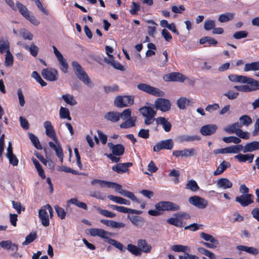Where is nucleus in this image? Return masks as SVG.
<instances>
[{
    "instance_id": "obj_1",
    "label": "nucleus",
    "mask_w": 259,
    "mask_h": 259,
    "mask_svg": "<svg viewBox=\"0 0 259 259\" xmlns=\"http://www.w3.org/2000/svg\"><path fill=\"white\" fill-rule=\"evenodd\" d=\"M71 65L77 77L88 87L93 88V82L81 66L76 61L72 62Z\"/></svg>"
},
{
    "instance_id": "obj_2",
    "label": "nucleus",
    "mask_w": 259,
    "mask_h": 259,
    "mask_svg": "<svg viewBox=\"0 0 259 259\" xmlns=\"http://www.w3.org/2000/svg\"><path fill=\"white\" fill-rule=\"evenodd\" d=\"M53 208L49 204L43 206L38 212V217L41 224L45 227H48L50 225L49 214L50 218L53 217Z\"/></svg>"
},
{
    "instance_id": "obj_3",
    "label": "nucleus",
    "mask_w": 259,
    "mask_h": 259,
    "mask_svg": "<svg viewBox=\"0 0 259 259\" xmlns=\"http://www.w3.org/2000/svg\"><path fill=\"white\" fill-rule=\"evenodd\" d=\"M140 113L145 117L144 123L146 125L152 124L155 120L154 117L156 114V111L150 106H144L139 109Z\"/></svg>"
},
{
    "instance_id": "obj_4",
    "label": "nucleus",
    "mask_w": 259,
    "mask_h": 259,
    "mask_svg": "<svg viewBox=\"0 0 259 259\" xmlns=\"http://www.w3.org/2000/svg\"><path fill=\"white\" fill-rule=\"evenodd\" d=\"M175 217L170 218L167 220V222L170 225L177 227H183V219L187 220L190 218V215L184 212H179L173 215Z\"/></svg>"
},
{
    "instance_id": "obj_5",
    "label": "nucleus",
    "mask_w": 259,
    "mask_h": 259,
    "mask_svg": "<svg viewBox=\"0 0 259 259\" xmlns=\"http://www.w3.org/2000/svg\"><path fill=\"white\" fill-rule=\"evenodd\" d=\"M137 88L140 91L155 97H163L164 93L158 88L153 87L149 84L141 83L137 85Z\"/></svg>"
},
{
    "instance_id": "obj_6",
    "label": "nucleus",
    "mask_w": 259,
    "mask_h": 259,
    "mask_svg": "<svg viewBox=\"0 0 259 259\" xmlns=\"http://www.w3.org/2000/svg\"><path fill=\"white\" fill-rule=\"evenodd\" d=\"M134 98L132 96H118L114 100V105L118 108L130 106L134 104Z\"/></svg>"
},
{
    "instance_id": "obj_7",
    "label": "nucleus",
    "mask_w": 259,
    "mask_h": 259,
    "mask_svg": "<svg viewBox=\"0 0 259 259\" xmlns=\"http://www.w3.org/2000/svg\"><path fill=\"white\" fill-rule=\"evenodd\" d=\"M156 209L161 211H177L180 209L179 205L170 201H160L155 205Z\"/></svg>"
},
{
    "instance_id": "obj_8",
    "label": "nucleus",
    "mask_w": 259,
    "mask_h": 259,
    "mask_svg": "<svg viewBox=\"0 0 259 259\" xmlns=\"http://www.w3.org/2000/svg\"><path fill=\"white\" fill-rule=\"evenodd\" d=\"M110 184L109 185V188H114L115 191H117L121 195L126 197L133 201L139 202L133 193L122 189V186L120 185L111 182H110Z\"/></svg>"
},
{
    "instance_id": "obj_9",
    "label": "nucleus",
    "mask_w": 259,
    "mask_h": 259,
    "mask_svg": "<svg viewBox=\"0 0 259 259\" xmlns=\"http://www.w3.org/2000/svg\"><path fill=\"white\" fill-rule=\"evenodd\" d=\"M42 76L47 80L54 81L58 78V71L52 68L43 69L41 71Z\"/></svg>"
},
{
    "instance_id": "obj_10",
    "label": "nucleus",
    "mask_w": 259,
    "mask_h": 259,
    "mask_svg": "<svg viewBox=\"0 0 259 259\" xmlns=\"http://www.w3.org/2000/svg\"><path fill=\"white\" fill-rule=\"evenodd\" d=\"M154 107L157 110H160L162 112H166L170 110L171 103L167 99L158 98L154 102Z\"/></svg>"
},
{
    "instance_id": "obj_11",
    "label": "nucleus",
    "mask_w": 259,
    "mask_h": 259,
    "mask_svg": "<svg viewBox=\"0 0 259 259\" xmlns=\"http://www.w3.org/2000/svg\"><path fill=\"white\" fill-rule=\"evenodd\" d=\"M189 202L195 207L204 209L208 205V201L205 199L198 196H191L189 198Z\"/></svg>"
},
{
    "instance_id": "obj_12",
    "label": "nucleus",
    "mask_w": 259,
    "mask_h": 259,
    "mask_svg": "<svg viewBox=\"0 0 259 259\" xmlns=\"http://www.w3.org/2000/svg\"><path fill=\"white\" fill-rule=\"evenodd\" d=\"M197 154V150L194 148L184 149L181 150H175L172 152V155L176 157L195 156Z\"/></svg>"
},
{
    "instance_id": "obj_13",
    "label": "nucleus",
    "mask_w": 259,
    "mask_h": 259,
    "mask_svg": "<svg viewBox=\"0 0 259 259\" xmlns=\"http://www.w3.org/2000/svg\"><path fill=\"white\" fill-rule=\"evenodd\" d=\"M254 196L251 194H246L237 196L235 201L239 203L241 206H247L253 203Z\"/></svg>"
},
{
    "instance_id": "obj_14",
    "label": "nucleus",
    "mask_w": 259,
    "mask_h": 259,
    "mask_svg": "<svg viewBox=\"0 0 259 259\" xmlns=\"http://www.w3.org/2000/svg\"><path fill=\"white\" fill-rule=\"evenodd\" d=\"M174 147V143L172 139H167L162 140L157 143L153 148V150L155 152H158L162 149L170 150Z\"/></svg>"
},
{
    "instance_id": "obj_15",
    "label": "nucleus",
    "mask_w": 259,
    "mask_h": 259,
    "mask_svg": "<svg viewBox=\"0 0 259 259\" xmlns=\"http://www.w3.org/2000/svg\"><path fill=\"white\" fill-rule=\"evenodd\" d=\"M90 234L92 236H98L104 239L106 242H107L108 239H109V236L111 233L105 231L102 229L92 228L89 230Z\"/></svg>"
},
{
    "instance_id": "obj_16",
    "label": "nucleus",
    "mask_w": 259,
    "mask_h": 259,
    "mask_svg": "<svg viewBox=\"0 0 259 259\" xmlns=\"http://www.w3.org/2000/svg\"><path fill=\"white\" fill-rule=\"evenodd\" d=\"M54 53L56 56L58 61L59 64L61 65V70L64 73H66L67 72V69L68 68V64L66 60L64 58L61 53L57 50V49L53 46V47Z\"/></svg>"
},
{
    "instance_id": "obj_17",
    "label": "nucleus",
    "mask_w": 259,
    "mask_h": 259,
    "mask_svg": "<svg viewBox=\"0 0 259 259\" xmlns=\"http://www.w3.org/2000/svg\"><path fill=\"white\" fill-rule=\"evenodd\" d=\"M218 129V126L214 124H209L202 126L200 133L203 136H210L214 134Z\"/></svg>"
},
{
    "instance_id": "obj_18",
    "label": "nucleus",
    "mask_w": 259,
    "mask_h": 259,
    "mask_svg": "<svg viewBox=\"0 0 259 259\" xmlns=\"http://www.w3.org/2000/svg\"><path fill=\"white\" fill-rule=\"evenodd\" d=\"M131 162L119 163L112 167V169L118 174L126 172L128 170V168L132 166Z\"/></svg>"
},
{
    "instance_id": "obj_19",
    "label": "nucleus",
    "mask_w": 259,
    "mask_h": 259,
    "mask_svg": "<svg viewBox=\"0 0 259 259\" xmlns=\"http://www.w3.org/2000/svg\"><path fill=\"white\" fill-rule=\"evenodd\" d=\"M44 125L46 130V135L57 143V139L56 135L51 121H46L44 123Z\"/></svg>"
},
{
    "instance_id": "obj_20",
    "label": "nucleus",
    "mask_w": 259,
    "mask_h": 259,
    "mask_svg": "<svg viewBox=\"0 0 259 259\" xmlns=\"http://www.w3.org/2000/svg\"><path fill=\"white\" fill-rule=\"evenodd\" d=\"M108 148L112 150V153L116 156L122 155L124 151V148L121 144L113 145L112 143L107 144Z\"/></svg>"
},
{
    "instance_id": "obj_21",
    "label": "nucleus",
    "mask_w": 259,
    "mask_h": 259,
    "mask_svg": "<svg viewBox=\"0 0 259 259\" xmlns=\"http://www.w3.org/2000/svg\"><path fill=\"white\" fill-rule=\"evenodd\" d=\"M138 246H139L140 252L150 253L152 249L151 245L148 244L145 239H139L137 242Z\"/></svg>"
},
{
    "instance_id": "obj_22",
    "label": "nucleus",
    "mask_w": 259,
    "mask_h": 259,
    "mask_svg": "<svg viewBox=\"0 0 259 259\" xmlns=\"http://www.w3.org/2000/svg\"><path fill=\"white\" fill-rule=\"evenodd\" d=\"M235 85L233 88L237 90L238 91L241 92H250L259 90V84H257V86L254 85Z\"/></svg>"
},
{
    "instance_id": "obj_23",
    "label": "nucleus",
    "mask_w": 259,
    "mask_h": 259,
    "mask_svg": "<svg viewBox=\"0 0 259 259\" xmlns=\"http://www.w3.org/2000/svg\"><path fill=\"white\" fill-rule=\"evenodd\" d=\"M259 150V140L247 143L243 146V153L252 152Z\"/></svg>"
},
{
    "instance_id": "obj_24",
    "label": "nucleus",
    "mask_w": 259,
    "mask_h": 259,
    "mask_svg": "<svg viewBox=\"0 0 259 259\" xmlns=\"http://www.w3.org/2000/svg\"><path fill=\"white\" fill-rule=\"evenodd\" d=\"M157 124L161 125L166 132H169L171 128V123L164 117H159L155 119Z\"/></svg>"
},
{
    "instance_id": "obj_25",
    "label": "nucleus",
    "mask_w": 259,
    "mask_h": 259,
    "mask_svg": "<svg viewBox=\"0 0 259 259\" xmlns=\"http://www.w3.org/2000/svg\"><path fill=\"white\" fill-rule=\"evenodd\" d=\"M0 246L5 249L10 250L16 252L18 250V245L12 243L10 240L2 241L0 242Z\"/></svg>"
},
{
    "instance_id": "obj_26",
    "label": "nucleus",
    "mask_w": 259,
    "mask_h": 259,
    "mask_svg": "<svg viewBox=\"0 0 259 259\" xmlns=\"http://www.w3.org/2000/svg\"><path fill=\"white\" fill-rule=\"evenodd\" d=\"M254 155L252 154H243L239 153L238 154L234 156V158L240 162H245L248 161L249 163H251L254 158Z\"/></svg>"
},
{
    "instance_id": "obj_27",
    "label": "nucleus",
    "mask_w": 259,
    "mask_h": 259,
    "mask_svg": "<svg viewBox=\"0 0 259 259\" xmlns=\"http://www.w3.org/2000/svg\"><path fill=\"white\" fill-rule=\"evenodd\" d=\"M237 248L239 251H245L253 255H257L259 254L258 249L254 247L244 245H238L237 246Z\"/></svg>"
},
{
    "instance_id": "obj_28",
    "label": "nucleus",
    "mask_w": 259,
    "mask_h": 259,
    "mask_svg": "<svg viewBox=\"0 0 259 259\" xmlns=\"http://www.w3.org/2000/svg\"><path fill=\"white\" fill-rule=\"evenodd\" d=\"M101 222L106 226L114 229L121 228L125 227V224L123 223L117 222L113 220H101Z\"/></svg>"
},
{
    "instance_id": "obj_29",
    "label": "nucleus",
    "mask_w": 259,
    "mask_h": 259,
    "mask_svg": "<svg viewBox=\"0 0 259 259\" xmlns=\"http://www.w3.org/2000/svg\"><path fill=\"white\" fill-rule=\"evenodd\" d=\"M238 83H247L249 85H254L255 86H257V84H259V81L254 79L252 78L244 76V75H239Z\"/></svg>"
},
{
    "instance_id": "obj_30",
    "label": "nucleus",
    "mask_w": 259,
    "mask_h": 259,
    "mask_svg": "<svg viewBox=\"0 0 259 259\" xmlns=\"http://www.w3.org/2000/svg\"><path fill=\"white\" fill-rule=\"evenodd\" d=\"M232 186V183L227 178H221L217 181V186L219 188L227 189L231 188Z\"/></svg>"
},
{
    "instance_id": "obj_31",
    "label": "nucleus",
    "mask_w": 259,
    "mask_h": 259,
    "mask_svg": "<svg viewBox=\"0 0 259 259\" xmlns=\"http://www.w3.org/2000/svg\"><path fill=\"white\" fill-rule=\"evenodd\" d=\"M200 140V136L197 135H181L178 137V141L180 143L193 142Z\"/></svg>"
},
{
    "instance_id": "obj_32",
    "label": "nucleus",
    "mask_w": 259,
    "mask_h": 259,
    "mask_svg": "<svg viewBox=\"0 0 259 259\" xmlns=\"http://www.w3.org/2000/svg\"><path fill=\"white\" fill-rule=\"evenodd\" d=\"M241 128L239 122H235L232 124H229L224 128V131L228 134H235L238 133V131Z\"/></svg>"
},
{
    "instance_id": "obj_33",
    "label": "nucleus",
    "mask_w": 259,
    "mask_h": 259,
    "mask_svg": "<svg viewBox=\"0 0 259 259\" xmlns=\"http://www.w3.org/2000/svg\"><path fill=\"white\" fill-rule=\"evenodd\" d=\"M104 61L105 63L112 66L116 69L120 71H124L125 70L124 67L121 64L115 60V57L112 59H108L106 57L104 59Z\"/></svg>"
},
{
    "instance_id": "obj_34",
    "label": "nucleus",
    "mask_w": 259,
    "mask_h": 259,
    "mask_svg": "<svg viewBox=\"0 0 259 259\" xmlns=\"http://www.w3.org/2000/svg\"><path fill=\"white\" fill-rule=\"evenodd\" d=\"M231 166V164L225 160H223L218 166L217 169L213 172L214 176H218L222 174L227 168Z\"/></svg>"
},
{
    "instance_id": "obj_35",
    "label": "nucleus",
    "mask_w": 259,
    "mask_h": 259,
    "mask_svg": "<svg viewBox=\"0 0 259 259\" xmlns=\"http://www.w3.org/2000/svg\"><path fill=\"white\" fill-rule=\"evenodd\" d=\"M169 80L172 81H179L183 82L187 79V77L182 73L179 72H172L168 75Z\"/></svg>"
},
{
    "instance_id": "obj_36",
    "label": "nucleus",
    "mask_w": 259,
    "mask_h": 259,
    "mask_svg": "<svg viewBox=\"0 0 259 259\" xmlns=\"http://www.w3.org/2000/svg\"><path fill=\"white\" fill-rule=\"evenodd\" d=\"M62 98L66 104L70 106H73L77 104L74 97L72 95L68 94L63 95Z\"/></svg>"
},
{
    "instance_id": "obj_37",
    "label": "nucleus",
    "mask_w": 259,
    "mask_h": 259,
    "mask_svg": "<svg viewBox=\"0 0 259 259\" xmlns=\"http://www.w3.org/2000/svg\"><path fill=\"white\" fill-rule=\"evenodd\" d=\"M128 218L134 225L138 227H141L144 223V219L140 216H128Z\"/></svg>"
},
{
    "instance_id": "obj_38",
    "label": "nucleus",
    "mask_w": 259,
    "mask_h": 259,
    "mask_svg": "<svg viewBox=\"0 0 259 259\" xmlns=\"http://www.w3.org/2000/svg\"><path fill=\"white\" fill-rule=\"evenodd\" d=\"M108 198L113 201V202H115L117 203H118V204H124V205H130V202L122 198V197H118V196H113V195H108Z\"/></svg>"
},
{
    "instance_id": "obj_39",
    "label": "nucleus",
    "mask_w": 259,
    "mask_h": 259,
    "mask_svg": "<svg viewBox=\"0 0 259 259\" xmlns=\"http://www.w3.org/2000/svg\"><path fill=\"white\" fill-rule=\"evenodd\" d=\"M105 118L111 122H117L120 118L119 113L116 112H109L105 115Z\"/></svg>"
},
{
    "instance_id": "obj_40",
    "label": "nucleus",
    "mask_w": 259,
    "mask_h": 259,
    "mask_svg": "<svg viewBox=\"0 0 259 259\" xmlns=\"http://www.w3.org/2000/svg\"><path fill=\"white\" fill-rule=\"evenodd\" d=\"M92 186H95L97 185H99L100 188H109L110 182L101 180L99 179H94L91 182Z\"/></svg>"
},
{
    "instance_id": "obj_41",
    "label": "nucleus",
    "mask_w": 259,
    "mask_h": 259,
    "mask_svg": "<svg viewBox=\"0 0 259 259\" xmlns=\"http://www.w3.org/2000/svg\"><path fill=\"white\" fill-rule=\"evenodd\" d=\"M239 120V124L240 127H242L243 126H248L252 122V119L249 116L247 115L240 117Z\"/></svg>"
},
{
    "instance_id": "obj_42",
    "label": "nucleus",
    "mask_w": 259,
    "mask_h": 259,
    "mask_svg": "<svg viewBox=\"0 0 259 259\" xmlns=\"http://www.w3.org/2000/svg\"><path fill=\"white\" fill-rule=\"evenodd\" d=\"M228 153L236 154L240 152H243V146L242 145H232L227 147Z\"/></svg>"
},
{
    "instance_id": "obj_43",
    "label": "nucleus",
    "mask_w": 259,
    "mask_h": 259,
    "mask_svg": "<svg viewBox=\"0 0 259 259\" xmlns=\"http://www.w3.org/2000/svg\"><path fill=\"white\" fill-rule=\"evenodd\" d=\"M186 189L190 190L192 192H196L199 189L197 182L194 180H190L188 181L185 186Z\"/></svg>"
},
{
    "instance_id": "obj_44",
    "label": "nucleus",
    "mask_w": 259,
    "mask_h": 259,
    "mask_svg": "<svg viewBox=\"0 0 259 259\" xmlns=\"http://www.w3.org/2000/svg\"><path fill=\"white\" fill-rule=\"evenodd\" d=\"M59 116L61 119H67L69 120H71L69 110L67 108L63 107H60L59 110Z\"/></svg>"
},
{
    "instance_id": "obj_45",
    "label": "nucleus",
    "mask_w": 259,
    "mask_h": 259,
    "mask_svg": "<svg viewBox=\"0 0 259 259\" xmlns=\"http://www.w3.org/2000/svg\"><path fill=\"white\" fill-rule=\"evenodd\" d=\"M256 70H259V65L257 62L246 63L244 65V71L245 72Z\"/></svg>"
},
{
    "instance_id": "obj_46",
    "label": "nucleus",
    "mask_w": 259,
    "mask_h": 259,
    "mask_svg": "<svg viewBox=\"0 0 259 259\" xmlns=\"http://www.w3.org/2000/svg\"><path fill=\"white\" fill-rule=\"evenodd\" d=\"M171 249L176 252H182L185 253L186 251H190V248L189 246L179 244L171 246Z\"/></svg>"
},
{
    "instance_id": "obj_47",
    "label": "nucleus",
    "mask_w": 259,
    "mask_h": 259,
    "mask_svg": "<svg viewBox=\"0 0 259 259\" xmlns=\"http://www.w3.org/2000/svg\"><path fill=\"white\" fill-rule=\"evenodd\" d=\"M67 203V206H68L70 203H71L85 210H87L88 208L87 205L85 203L78 201L76 198H71L69 199Z\"/></svg>"
},
{
    "instance_id": "obj_48",
    "label": "nucleus",
    "mask_w": 259,
    "mask_h": 259,
    "mask_svg": "<svg viewBox=\"0 0 259 259\" xmlns=\"http://www.w3.org/2000/svg\"><path fill=\"white\" fill-rule=\"evenodd\" d=\"M107 243L114 246L122 252H124L125 250V247L120 242L114 239L110 238L109 239H108Z\"/></svg>"
},
{
    "instance_id": "obj_49",
    "label": "nucleus",
    "mask_w": 259,
    "mask_h": 259,
    "mask_svg": "<svg viewBox=\"0 0 259 259\" xmlns=\"http://www.w3.org/2000/svg\"><path fill=\"white\" fill-rule=\"evenodd\" d=\"M200 237L206 241H209L211 243H213L214 244H219L218 240L210 234L204 232H201L200 234Z\"/></svg>"
},
{
    "instance_id": "obj_50",
    "label": "nucleus",
    "mask_w": 259,
    "mask_h": 259,
    "mask_svg": "<svg viewBox=\"0 0 259 259\" xmlns=\"http://www.w3.org/2000/svg\"><path fill=\"white\" fill-rule=\"evenodd\" d=\"M29 138L33 146L37 149L41 150L42 147L39 143L38 138L32 133H29Z\"/></svg>"
},
{
    "instance_id": "obj_51",
    "label": "nucleus",
    "mask_w": 259,
    "mask_h": 259,
    "mask_svg": "<svg viewBox=\"0 0 259 259\" xmlns=\"http://www.w3.org/2000/svg\"><path fill=\"white\" fill-rule=\"evenodd\" d=\"M127 249L129 252L136 256L141 255L140 250L139 249L138 246H136L132 244H128L127 245Z\"/></svg>"
},
{
    "instance_id": "obj_52",
    "label": "nucleus",
    "mask_w": 259,
    "mask_h": 259,
    "mask_svg": "<svg viewBox=\"0 0 259 259\" xmlns=\"http://www.w3.org/2000/svg\"><path fill=\"white\" fill-rule=\"evenodd\" d=\"M10 51V43L8 40L0 41V53L3 54L5 52Z\"/></svg>"
},
{
    "instance_id": "obj_53",
    "label": "nucleus",
    "mask_w": 259,
    "mask_h": 259,
    "mask_svg": "<svg viewBox=\"0 0 259 259\" xmlns=\"http://www.w3.org/2000/svg\"><path fill=\"white\" fill-rule=\"evenodd\" d=\"M223 141L226 143H233L236 145H239L241 139L239 138L234 136L226 137L223 138Z\"/></svg>"
},
{
    "instance_id": "obj_54",
    "label": "nucleus",
    "mask_w": 259,
    "mask_h": 259,
    "mask_svg": "<svg viewBox=\"0 0 259 259\" xmlns=\"http://www.w3.org/2000/svg\"><path fill=\"white\" fill-rule=\"evenodd\" d=\"M190 102L189 100L185 97H181L177 100V106L181 109H184L186 108V106L189 104Z\"/></svg>"
},
{
    "instance_id": "obj_55",
    "label": "nucleus",
    "mask_w": 259,
    "mask_h": 259,
    "mask_svg": "<svg viewBox=\"0 0 259 259\" xmlns=\"http://www.w3.org/2000/svg\"><path fill=\"white\" fill-rule=\"evenodd\" d=\"M95 208L99 213L106 217L113 218L116 215L114 213L105 209H102L99 207H95Z\"/></svg>"
},
{
    "instance_id": "obj_56",
    "label": "nucleus",
    "mask_w": 259,
    "mask_h": 259,
    "mask_svg": "<svg viewBox=\"0 0 259 259\" xmlns=\"http://www.w3.org/2000/svg\"><path fill=\"white\" fill-rule=\"evenodd\" d=\"M16 8L25 18L30 13L26 7L19 2L16 3Z\"/></svg>"
},
{
    "instance_id": "obj_57",
    "label": "nucleus",
    "mask_w": 259,
    "mask_h": 259,
    "mask_svg": "<svg viewBox=\"0 0 259 259\" xmlns=\"http://www.w3.org/2000/svg\"><path fill=\"white\" fill-rule=\"evenodd\" d=\"M136 119L131 118L128 119H126V121L122 123L120 125V127L122 128H127L131 127H133L135 125Z\"/></svg>"
},
{
    "instance_id": "obj_58",
    "label": "nucleus",
    "mask_w": 259,
    "mask_h": 259,
    "mask_svg": "<svg viewBox=\"0 0 259 259\" xmlns=\"http://www.w3.org/2000/svg\"><path fill=\"white\" fill-rule=\"evenodd\" d=\"M37 238V234L36 232H32L27 235L25 241L22 243L23 245H26L32 242Z\"/></svg>"
},
{
    "instance_id": "obj_59",
    "label": "nucleus",
    "mask_w": 259,
    "mask_h": 259,
    "mask_svg": "<svg viewBox=\"0 0 259 259\" xmlns=\"http://www.w3.org/2000/svg\"><path fill=\"white\" fill-rule=\"evenodd\" d=\"M198 251L205 255L208 257L210 259H215L216 256L215 255L212 253V252L209 251L208 250L203 248V247H199L198 248Z\"/></svg>"
},
{
    "instance_id": "obj_60",
    "label": "nucleus",
    "mask_w": 259,
    "mask_h": 259,
    "mask_svg": "<svg viewBox=\"0 0 259 259\" xmlns=\"http://www.w3.org/2000/svg\"><path fill=\"white\" fill-rule=\"evenodd\" d=\"M233 18V14L231 13H227L221 14L219 17V21L221 22H226Z\"/></svg>"
},
{
    "instance_id": "obj_61",
    "label": "nucleus",
    "mask_w": 259,
    "mask_h": 259,
    "mask_svg": "<svg viewBox=\"0 0 259 259\" xmlns=\"http://www.w3.org/2000/svg\"><path fill=\"white\" fill-rule=\"evenodd\" d=\"M224 96H226L229 100H234L238 97L239 93L235 92L233 90H230L224 93Z\"/></svg>"
},
{
    "instance_id": "obj_62",
    "label": "nucleus",
    "mask_w": 259,
    "mask_h": 259,
    "mask_svg": "<svg viewBox=\"0 0 259 259\" xmlns=\"http://www.w3.org/2000/svg\"><path fill=\"white\" fill-rule=\"evenodd\" d=\"M54 208L59 218L62 220L65 218L66 212L63 208L60 207L59 206L56 205L54 206Z\"/></svg>"
},
{
    "instance_id": "obj_63",
    "label": "nucleus",
    "mask_w": 259,
    "mask_h": 259,
    "mask_svg": "<svg viewBox=\"0 0 259 259\" xmlns=\"http://www.w3.org/2000/svg\"><path fill=\"white\" fill-rule=\"evenodd\" d=\"M215 21L212 20H206L204 22V28L206 30L213 29L215 27Z\"/></svg>"
},
{
    "instance_id": "obj_64",
    "label": "nucleus",
    "mask_w": 259,
    "mask_h": 259,
    "mask_svg": "<svg viewBox=\"0 0 259 259\" xmlns=\"http://www.w3.org/2000/svg\"><path fill=\"white\" fill-rule=\"evenodd\" d=\"M189 251H186L184 253L183 255H179V259H199L198 256L189 254Z\"/></svg>"
}]
</instances>
